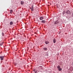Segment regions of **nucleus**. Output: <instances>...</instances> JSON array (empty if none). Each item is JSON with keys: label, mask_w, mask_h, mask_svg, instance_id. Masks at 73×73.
<instances>
[{"label": "nucleus", "mask_w": 73, "mask_h": 73, "mask_svg": "<svg viewBox=\"0 0 73 73\" xmlns=\"http://www.w3.org/2000/svg\"><path fill=\"white\" fill-rule=\"evenodd\" d=\"M57 68L58 69V71H61V70H62V68H61L60 66L59 65H58L57 66Z\"/></svg>", "instance_id": "nucleus-1"}, {"label": "nucleus", "mask_w": 73, "mask_h": 73, "mask_svg": "<svg viewBox=\"0 0 73 73\" xmlns=\"http://www.w3.org/2000/svg\"><path fill=\"white\" fill-rule=\"evenodd\" d=\"M72 13V12L69 10L67 11L66 12V14H69V15H71Z\"/></svg>", "instance_id": "nucleus-2"}, {"label": "nucleus", "mask_w": 73, "mask_h": 73, "mask_svg": "<svg viewBox=\"0 0 73 73\" xmlns=\"http://www.w3.org/2000/svg\"><path fill=\"white\" fill-rule=\"evenodd\" d=\"M54 24H57L60 23V21L58 20H57L54 22Z\"/></svg>", "instance_id": "nucleus-3"}, {"label": "nucleus", "mask_w": 73, "mask_h": 73, "mask_svg": "<svg viewBox=\"0 0 73 73\" xmlns=\"http://www.w3.org/2000/svg\"><path fill=\"white\" fill-rule=\"evenodd\" d=\"M30 9H31V11H33L34 10V8H33V6L32 5V7H31L30 8Z\"/></svg>", "instance_id": "nucleus-4"}, {"label": "nucleus", "mask_w": 73, "mask_h": 73, "mask_svg": "<svg viewBox=\"0 0 73 73\" xmlns=\"http://www.w3.org/2000/svg\"><path fill=\"white\" fill-rule=\"evenodd\" d=\"M0 58L1 59V60H3L4 58V56H0Z\"/></svg>", "instance_id": "nucleus-5"}, {"label": "nucleus", "mask_w": 73, "mask_h": 73, "mask_svg": "<svg viewBox=\"0 0 73 73\" xmlns=\"http://www.w3.org/2000/svg\"><path fill=\"white\" fill-rule=\"evenodd\" d=\"M43 19L44 18L43 17H41L39 19L40 20H43Z\"/></svg>", "instance_id": "nucleus-6"}, {"label": "nucleus", "mask_w": 73, "mask_h": 73, "mask_svg": "<svg viewBox=\"0 0 73 73\" xmlns=\"http://www.w3.org/2000/svg\"><path fill=\"white\" fill-rule=\"evenodd\" d=\"M24 3V1H21V5H23Z\"/></svg>", "instance_id": "nucleus-7"}, {"label": "nucleus", "mask_w": 73, "mask_h": 73, "mask_svg": "<svg viewBox=\"0 0 73 73\" xmlns=\"http://www.w3.org/2000/svg\"><path fill=\"white\" fill-rule=\"evenodd\" d=\"M41 22L42 23H45L46 22V21L45 20H42L41 21Z\"/></svg>", "instance_id": "nucleus-8"}, {"label": "nucleus", "mask_w": 73, "mask_h": 73, "mask_svg": "<svg viewBox=\"0 0 73 73\" xmlns=\"http://www.w3.org/2000/svg\"><path fill=\"white\" fill-rule=\"evenodd\" d=\"M43 49L44 50H47L48 49H47V48L46 47H44L43 48Z\"/></svg>", "instance_id": "nucleus-9"}, {"label": "nucleus", "mask_w": 73, "mask_h": 73, "mask_svg": "<svg viewBox=\"0 0 73 73\" xmlns=\"http://www.w3.org/2000/svg\"><path fill=\"white\" fill-rule=\"evenodd\" d=\"M45 43L46 44H48L49 43V41H45Z\"/></svg>", "instance_id": "nucleus-10"}, {"label": "nucleus", "mask_w": 73, "mask_h": 73, "mask_svg": "<svg viewBox=\"0 0 73 73\" xmlns=\"http://www.w3.org/2000/svg\"><path fill=\"white\" fill-rule=\"evenodd\" d=\"M10 13H11L12 14V13L13 12V11L12 10H10Z\"/></svg>", "instance_id": "nucleus-11"}, {"label": "nucleus", "mask_w": 73, "mask_h": 73, "mask_svg": "<svg viewBox=\"0 0 73 73\" xmlns=\"http://www.w3.org/2000/svg\"><path fill=\"white\" fill-rule=\"evenodd\" d=\"M10 25H13V22H12V21H11L10 22Z\"/></svg>", "instance_id": "nucleus-12"}, {"label": "nucleus", "mask_w": 73, "mask_h": 73, "mask_svg": "<svg viewBox=\"0 0 73 73\" xmlns=\"http://www.w3.org/2000/svg\"><path fill=\"white\" fill-rule=\"evenodd\" d=\"M54 43H55L56 42V39H54L53 40Z\"/></svg>", "instance_id": "nucleus-13"}, {"label": "nucleus", "mask_w": 73, "mask_h": 73, "mask_svg": "<svg viewBox=\"0 0 73 73\" xmlns=\"http://www.w3.org/2000/svg\"><path fill=\"white\" fill-rule=\"evenodd\" d=\"M63 15H65V12L64 11L62 13Z\"/></svg>", "instance_id": "nucleus-14"}, {"label": "nucleus", "mask_w": 73, "mask_h": 73, "mask_svg": "<svg viewBox=\"0 0 73 73\" xmlns=\"http://www.w3.org/2000/svg\"><path fill=\"white\" fill-rule=\"evenodd\" d=\"M3 43H0V46H1L2 45H3Z\"/></svg>", "instance_id": "nucleus-15"}, {"label": "nucleus", "mask_w": 73, "mask_h": 73, "mask_svg": "<svg viewBox=\"0 0 73 73\" xmlns=\"http://www.w3.org/2000/svg\"><path fill=\"white\" fill-rule=\"evenodd\" d=\"M72 17H73V13H72Z\"/></svg>", "instance_id": "nucleus-16"}, {"label": "nucleus", "mask_w": 73, "mask_h": 73, "mask_svg": "<svg viewBox=\"0 0 73 73\" xmlns=\"http://www.w3.org/2000/svg\"><path fill=\"white\" fill-rule=\"evenodd\" d=\"M37 73V71H35V73Z\"/></svg>", "instance_id": "nucleus-17"}, {"label": "nucleus", "mask_w": 73, "mask_h": 73, "mask_svg": "<svg viewBox=\"0 0 73 73\" xmlns=\"http://www.w3.org/2000/svg\"><path fill=\"white\" fill-rule=\"evenodd\" d=\"M42 66H40V68H42Z\"/></svg>", "instance_id": "nucleus-18"}, {"label": "nucleus", "mask_w": 73, "mask_h": 73, "mask_svg": "<svg viewBox=\"0 0 73 73\" xmlns=\"http://www.w3.org/2000/svg\"><path fill=\"white\" fill-rule=\"evenodd\" d=\"M34 72H35V70H34Z\"/></svg>", "instance_id": "nucleus-19"}]
</instances>
